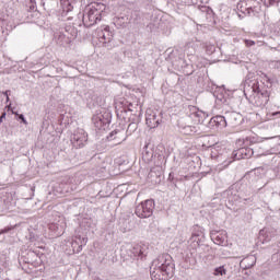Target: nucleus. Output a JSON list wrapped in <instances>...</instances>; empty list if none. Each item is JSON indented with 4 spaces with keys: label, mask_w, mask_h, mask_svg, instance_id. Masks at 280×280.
<instances>
[{
    "label": "nucleus",
    "mask_w": 280,
    "mask_h": 280,
    "mask_svg": "<svg viewBox=\"0 0 280 280\" xmlns=\"http://www.w3.org/2000/svg\"><path fill=\"white\" fill-rule=\"evenodd\" d=\"M211 241L217 244V246H226V231H211L210 232Z\"/></svg>",
    "instance_id": "obj_9"
},
{
    "label": "nucleus",
    "mask_w": 280,
    "mask_h": 280,
    "mask_svg": "<svg viewBox=\"0 0 280 280\" xmlns=\"http://www.w3.org/2000/svg\"><path fill=\"white\" fill-rule=\"evenodd\" d=\"M237 8H240V3L237 4Z\"/></svg>",
    "instance_id": "obj_37"
},
{
    "label": "nucleus",
    "mask_w": 280,
    "mask_h": 280,
    "mask_svg": "<svg viewBox=\"0 0 280 280\" xmlns=\"http://www.w3.org/2000/svg\"><path fill=\"white\" fill-rule=\"evenodd\" d=\"M145 121H147L148 128H151V129L158 128L159 125L161 124V118H159V116H156L155 112L148 110L147 116H145Z\"/></svg>",
    "instance_id": "obj_12"
},
{
    "label": "nucleus",
    "mask_w": 280,
    "mask_h": 280,
    "mask_svg": "<svg viewBox=\"0 0 280 280\" xmlns=\"http://www.w3.org/2000/svg\"><path fill=\"white\" fill-rule=\"evenodd\" d=\"M246 12H247L248 16H255V9H253V8H247V9H246Z\"/></svg>",
    "instance_id": "obj_26"
},
{
    "label": "nucleus",
    "mask_w": 280,
    "mask_h": 280,
    "mask_svg": "<svg viewBox=\"0 0 280 280\" xmlns=\"http://www.w3.org/2000/svg\"><path fill=\"white\" fill-rule=\"evenodd\" d=\"M205 240V229L196 225L192 231V235L190 237V242H192L194 246H200V242Z\"/></svg>",
    "instance_id": "obj_11"
},
{
    "label": "nucleus",
    "mask_w": 280,
    "mask_h": 280,
    "mask_svg": "<svg viewBox=\"0 0 280 280\" xmlns=\"http://www.w3.org/2000/svg\"><path fill=\"white\" fill-rule=\"evenodd\" d=\"M273 67L280 71V61L273 62Z\"/></svg>",
    "instance_id": "obj_30"
},
{
    "label": "nucleus",
    "mask_w": 280,
    "mask_h": 280,
    "mask_svg": "<svg viewBox=\"0 0 280 280\" xmlns=\"http://www.w3.org/2000/svg\"><path fill=\"white\" fill-rule=\"evenodd\" d=\"M108 141H116V145H119V143H122V141H126V131L124 129H116L113 130L107 136Z\"/></svg>",
    "instance_id": "obj_10"
},
{
    "label": "nucleus",
    "mask_w": 280,
    "mask_h": 280,
    "mask_svg": "<svg viewBox=\"0 0 280 280\" xmlns=\"http://www.w3.org/2000/svg\"><path fill=\"white\" fill-rule=\"evenodd\" d=\"M186 54L189 56L191 65H196L198 67V63L196 62V56H194V54H196V46H194V44L189 43L187 45Z\"/></svg>",
    "instance_id": "obj_17"
},
{
    "label": "nucleus",
    "mask_w": 280,
    "mask_h": 280,
    "mask_svg": "<svg viewBox=\"0 0 280 280\" xmlns=\"http://www.w3.org/2000/svg\"><path fill=\"white\" fill-rule=\"evenodd\" d=\"M211 156H212V159H218L219 161H222V153L218 154V149L217 148L212 149Z\"/></svg>",
    "instance_id": "obj_23"
},
{
    "label": "nucleus",
    "mask_w": 280,
    "mask_h": 280,
    "mask_svg": "<svg viewBox=\"0 0 280 280\" xmlns=\"http://www.w3.org/2000/svg\"><path fill=\"white\" fill-rule=\"evenodd\" d=\"M190 118V121L192 120L195 125L202 124L205 121V118L207 115L202 110L192 112L190 116H187Z\"/></svg>",
    "instance_id": "obj_16"
},
{
    "label": "nucleus",
    "mask_w": 280,
    "mask_h": 280,
    "mask_svg": "<svg viewBox=\"0 0 280 280\" xmlns=\"http://www.w3.org/2000/svg\"><path fill=\"white\" fill-rule=\"evenodd\" d=\"M73 148H84L86 141H89V136L84 129H77L70 138Z\"/></svg>",
    "instance_id": "obj_7"
},
{
    "label": "nucleus",
    "mask_w": 280,
    "mask_h": 280,
    "mask_svg": "<svg viewBox=\"0 0 280 280\" xmlns=\"http://www.w3.org/2000/svg\"><path fill=\"white\" fill-rule=\"evenodd\" d=\"M280 0H268L267 5H275V3H279Z\"/></svg>",
    "instance_id": "obj_28"
},
{
    "label": "nucleus",
    "mask_w": 280,
    "mask_h": 280,
    "mask_svg": "<svg viewBox=\"0 0 280 280\" xmlns=\"http://www.w3.org/2000/svg\"><path fill=\"white\" fill-rule=\"evenodd\" d=\"M275 280H280V276H277V277L275 278Z\"/></svg>",
    "instance_id": "obj_36"
},
{
    "label": "nucleus",
    "mask_w": 280,
    "mask_h": 280,
    "mask_svg": "<svg viewBox=\"0 0 280 280\" xmlns=\"http://www.w3.org/2000/svg\"><path fill=\"white\" fill-rule=\"evenodd\" d=\"M255 264H257V257H255V255H249L241 260L240 268L248 270L249 268H253Z\"/></svg>",
    "instance_id": "obj_13"
},
{
    "label": "nucleus",
    "mask_w": 280,
    "mask_h": 280,
    "mask_svg": "<svg viewBox=\"0 0 280 280\" xmlns=\"http://www.w3.org/2000/svg\"><path fill=\"white\" fill-rule=\"evenodd\" d=\"M135 213L138 218L145 219L151 218L154 213V200L147 199L136 207Z\"/></svg>",
    "instance_id": "obj_4"
},
{
    "label": "nucleus",
    "mask_w": 280,
    "mask_h": 280,
    "mask_svg": "<svg viewBox=\"0 0 280 280\" xmlns=\"http://www.w3.org/2000/svg\"><path fill=\"white\" fill-rule=\"evenodd\" d=\"M246 47H253L255 45V40L245 39Z\"/></svg>",
    "instance_id": "obj_27"
},
{
    "label": "nucleus",
    "mask_w": 280,
    "mask_h": 280,
    "mask_svg": "<svg viewBox=\"0 0 280 280\" xmlns=\"http://www.w3.org/2000/svg\"><path fill=\"white\" fill-rule=\"evenodd\" d=\"M0 124H1V118H0Z\"/></svg>",
    "instance_id": "obj_38"
},
{
    "label": "nucleus",
    "mask_w": 280,
    "mask_h": 280,
    "mask_svg": "<svg viewBox=\"0 0 280 280\" xmlns=\"http://www.w3.org/2000/svg\"><path fill=\"white\" fill-rule=\"evenodd\" d=\"M247 89H250L252 93H254V104L258 108L266 106L270 102V92L261 88L259 80L252 81Z\"/></svg>",
    "instance_id": "obj_3"
},
{
    "label": "nucleus",
    "mask_w": 280,
    "mask_h": 280,
    "mask_svg": "<svg viewBox=\"0 0 280 280\" xmlns=\"http://www.w3.org/2000/svg\"><path fill=\"white\" fill-rule=\"evenodd\" d=\"M259 80L260 89H266V91H268V89H271L272 84H275V79L268 77V74L266 73H261Z\"/></svg>",
    "instance_id": "obj_15"
},
{
    "label": "nucleus",
    "mask_w": 280,
    "mask_h": 280,
    "mask_svg": "<svg viewBox=\"0 0 280 280\" xmlns=\"http://www.w3.org/2000/svg\"><path fill=\"white\" fill-rule=\"evenodd\" d=\"M231 163H233V160H230V161H224L223 162V165H224V167H229V165H231Z\"/></svg>",
    "instance_id": "obj_31"
},
{
    "label": "nucleus",
    "mask_w": 280,
    "mask_h": 280,
    "mask_svg": "<svg viewBox=\"0 0 280 280\" xmlns=\"http://www.w3.org/2000/svg\"><path fill=\"white\" fill-rule=\"evenodd\" d=\"M208 128L210 130H222L226 128V118L224 116H214L208 122Z\"/></svg>",
    "instance_id": "obj_8"
},
{
    "label": "nucleus",
    "mask_w": 280,
    "mask_h": 280,
    "mask_svg": "<svg viewBox=\"0 0 280 280\" xmlns=\"http://www.w3.org/2000/svg\"><path fill=\"white\" fill-rule=\"evenodd\" d=\"M152 280H170L174 277V260L170 254L160 255L150 266Z\"/></svg>",
    "instance_id": "obj_1"
},
{
    "label": "nucleus",
    "mask_w": 280,
    "mask_h": 280,
    "mask_svg": "<svg viewBox=\"0 0 280 280\" xmlns=\"http://www.w3.org/2000/svg\"><path fill=\"white\" fill-rule=\"evenodd\" d=\"M0 119H1V121H3V119H5V113H3V114L0 116Z\"/></svg>",
    "instance_id": "obj_33"
},
{
    "label": "nucleus",
    "mask_w": 280,
    "mask_h": 280,
    "mask_svg": "<svg viewBox=\"0 0 280 280\" xmlns=\"http://www.w3.org/2000/svg\"><path fill=\"white\" fill-rule=\"evenodd\" d=\"M278 115H280V112H275V113L272 114L273 117H277Z\"/></svg>",
    "instance_id": "obj_34"
},
{
    "label": "nucleus",
    "mask_w": 280,
    "mask_h": 280,
    "mask_svg": "<svg viewBox=\"0 0 280 280\" xmlns=\"http://www.w3.org/2000/svg\"><path fill=\"white\" fill-rule=\"evenodd\" d=\"M131 253L133 257H140V259H143V257H145V247L142 245H135Z\"/></svg>",
    "instance_id": "obj_19"
},
{
    "label": "nucleus",
    "mask_w": 280,
    "mask_h": 280,
    "mask_svg": "<svg viewBox=\"0 0 280 280\" xmlns=\"http://www.w3.org/2000/svg\"><path fill=\"white\" fill-rule=\"evenodd\" d=\"M217 100H219V102H222V103L226 102V98H224V96H222V94L217 95Z\"/></svg>",
    "instance_id": "obj_29"
},
{
    "label": "nucleus",
    "mask_w": 280,
    "mask_h": 280,
    "mask_svg": "<svg viewBox=\"0 0 280 280\" xmlns=\"http://www.w3.org/2000/svg\"><path fill=\"white\" fill-rule=\"evenodd\" d=\"M58 43H59V45H70L71 44V38L61 33L58 36Z\"/></svg>",
    "instance_id": "obj_22"
},
{
    "label": "nucleus",
    "mask_w": 280,
    "mask_h": 280,
    "mask_svg": "<svg viewBox=\"0 0 280 280\" xmlns=\"http://www.w3.org/2000/svg\"><path fill=\"white\" fill-rule=\"evenodd\" d=\"M92 121L97 130H104L106 126L110 125V114L106 109L96 112L92 117Z\"/></svg>",
    "instance_id": "obj_5"
},
{
    "label": "nucleus",
    "mask_w": 280,
    "mask_h": 280,
    "mask_svg": "<svg viewBox=\"0 0 280 280\" xmlns=\"http://www.w3.org/2000/svg\"><path fill=\"white\" fill-rule=\"evenodd\" d=\"M100 43H102L105 47L107 43H110L113 40V35L110 32H108V28H105V32H102L98 37Z\"/></svg>",
    "instance_id": "obj_18"
},
{
    "label": "nucleus",
    "mask_w": 280,
    "mask_h": 280,
    "mask_svg": "<svg viewBox=\"0 0 280 280\" xmlns=\"http://www.w3.org/2000/svg\"><path fill=\"white\" fill-rule=\"evenodd\" d=\"M12 229H14V226H7V228L0 230V235H3V233H10V231H12Z\"/></svg>",
    "instance_id": "obj_25"
},
{
    "label": "nucleus",
    "mask_w": 280,
    "mask_h": 280,
    "mask_svg": "<svg viewBox=\"0 0 280 280\" xmlns=\"http://www.w3.org/2000/svg\"><path fill=\"white\" fill-rule=\"evenodd\" d=\"M259 240L260 242H262V244H267V242H270V240H272V234L270 232H267L266 230H260Z\"/></svg>",
    "instance_id": "obj_20"
},
{
    "label": "nucleus",
    "mask_w": 280,
    "mask_h": 280,
    "mask_svg": "<svg viewBox=\"0 0 280 280\" xmlns=\"http://www.w3.org/2000/svg\"><path fill=\"white\" fill-rule=\"evenodd\" d=\"M244 152H246V149H240V150L237 151L238 154H244Z\"/></svg>",
    "instance_id": "obj_32"
},
{
    "label": "nucleus",
    "mask_w": 280,
    "mask_h": 280,
    "mask_svg": "<svg viewBox=\"0 0 280 280\" xmlns=\"http://www.w3.org/2000/svg\"><path fill=\"white\" fill-rule=\"evenodd\" d=\"M226 267L224 265L215 267L212 271L213 277H226Z\"/></svg>",
    "instance_id": "obj_21"
},
{
    "label": "nucleus",
    "mask_w": 280,
    "mask_h": 280,
    "mask_svg": "<svg viewBox=\"0 0 280 280\" xmlns=\"http://www.w3.org/2000/svg\"><path fill=\"white\" fill-rule=\"evenodd\" d=\"M88 242V237L75 236V240L72 241V248L74 253H81L82 246H86Z\"/></svg>",
    "instance_id": "obj_14"
},
{
    "label": "nucleus",
    "mask_w": 280,
    "mask_h": 280,
    "mask_svg": "<svg viewBox=\"0 0 280 280\" xmlns=\"http://www.w3.org/2000/svg\"><path fill=\"white\" fill-rule=\"evenodd\" d=\"M177 126L182 135H196L198 132V127L195 124L191 125L190 117L179 119Z\"/></svg>",
    "instance_id": "obj_6"
},
{
    "label": "nucleus",
    "mask_w": 280,
    "mask_h": 280,
    "mask_svg": "<svg viewBox=\"0 0 280 280\" xmlns=\"http://www.w3.org/2000/svg\"><path fill=\"white\" fill-rule=\"evenodd\" d=\"M13 115H16L19 117V119H21V121L24 124V126H27V119H25V116L23 114H19L14 110H12Z\"/></svg>",
    "instance_id": "obj_24"
},
{
    "label": "nucleus",
    "mask_w": 280,
    "mask_h": 280,
    "mask_svg": "<svg viewBox=\"0 0 280 280\" xmlns=\"http://www.w3.org/2000/svg\"><path fill=\"white\" fill-rule=\"evenodd\" d=\"M106 12V4L102 2H93L88 4L82 14V21L84 27H93L102 21V16Z\"/></svg>",
    "instance_id": "obj_2"
},
{
    "label": "nucleus",
    "mask_w": 280,
    "mask_h": 280,
    "mask_svg": "<svg viewBox=\"0 0 280 280\" xmlns=\"http://www.w3.org/2000/svg\"><path fill=\"white\" fill-rule=\"evenodd\" d=\"M4 95L7 96V102H10V96H8V92H5Z\"/></svg>",
    "instance_id": "obj_35"
}]
</instances>
